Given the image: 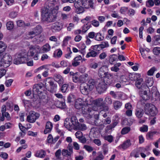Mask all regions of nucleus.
I'll return each mask as SVG.
<instances>
[{"instance_id": "9d476101", "label": "nucleus", "mask_w": 160, "mask_h": 160, "mask_svg": "<svg viewBox=\"0 0 160 160\" xmlns=\"http://www.w3.org/2000/svg\"><path fill=\"white\" fill-rule=\"evenodd\" d=\"M63 23L61 21H57L53 23L50 30L53 33L60 32L63 28Z\"/></svg>"}, {"instance_id": "f704fd0d", "label": "nucleus", "mask_w": 160, "mask_h": 160, "mask_svg": "<svg viewBox=\"0 0 160 160\" xmlns=\"http://www.w3.org/2000/svg\"><path fill=\"white\" fill-rule=\"evenodd\" d=\"M61 153L62 151L60 149L58 150L55 153V156L58 160H61V158L60 157Z\"/></svg>"}, {"instance_id": "052dcab7", "label": "nucleus", "mask_w": 160, "mask_h": 160, "mask_svg": "<svg viewBox=\"0 0 160 160\" xmlns=\"http://www.w3.org/2000/svg\"><path fill=\"white\" fill-rule=\"evenodd\" d=\"M148 126L146 125H144L140 128V131L143 132H147L148 131Z\"/></svg>"}, {"instance_id": "0eeeda50", "label": "nucleus", "mask_w": 160, "mask_h": 160, "mask_svg": "<svg viewBox=\"0 0 160 160\" xmlns=\"http://www.w3.org/2000/svg\"><path fill=\"white\" fill-rule=\"evenodd\" d=\"M104 74L103 78H101V81H103V84H102L101 87V93L104 92L107 88L108 85H110L111 83L109 79L111 77L110 75L106 72L104 73Z\"/></svg>"}, {"instance_id": "5701e85b", "label": "nucleus", "mask_w": 160, "mask_h": 160, "mask_svg": "<svg viewBox=\"0 0 160 160\" xmlns=\"http://www.w3.org/2000/svg\"><path fill=\"white\" fill-rule=\"evenodd\" d=\"M122 102L118 100L114 101L113 103V107L115 110H118L122 107Z\"/></svg>"}, {"instance_id": "6e6d98bb", "label": "nucleus", "mask_w": 160, "mask_h": 160, "mask_svg": "<svg viewBox=\"0 0 160 160\" xmlns=\"http://www.w3.org/2000/svg\"><path fill=\"white\" fill-rule=\"evenodd\" d=\"M90 28V26L87 24H84L82 28V32L85 33Z\"/></svg>"}, {"instance_id": "7ed1b4c3", "label": "nucleus", "mask_w": 160, "mask_h": 160, "mask_svg": "<svg viewBox=\"0 0 160 160\" xmlns=\"http://www.w3.org/2000/svg\"><path fill=\"white\" fill-rule=\"evenodd\" d=\"M136 87L140 90L139 94L143 100H147L149 98L148 92H150L149 88L146 85L142 79H140L135 82Z\"/></svg>"}, {"instance_id": "49530a36", "label": "nucleus", "mask_w": 160, "mask_h": 160, "mask_svg": "<svg viewBox=\"0 0 160 160\" xmlns=\"http://www.w3.org/2000/svg\"><path fill=\"white\" fill-rule=\"evenodd\" d=\"M60 68H65L68 66V62L65 60L61 61L60 62Z\"/></svg>"}, {"instance_id": "37998d69", "label": "nucleus", "mask_w": 160, "mask_h": 160, "mask_svg": "<svg viewBox=\"0 0 160 160\" xmlns=\"http://www.w3.org/2000/svg\"><path fill=\"white\" fill-rule=\"evenodd\" d=\"M108 107L105 105H101V113L102 114H103L102 112L108 111Z\"/></svg>"}, {"instance_id": "ea45409f", "label": "nucleus", "mask_w": 160, "mask_h": 160, "mask_svg": "<svg viewBox=\"0 0 160 160\" xmlns=\"http://www.w3.org/2000/svg\"><path fill=\"white\" fill-rule=\"evenodd\" d=\"M71 39V37L70 36H67L65 37L63 39V41L62 45L63 46H66L68 43V42Z\"/></svg>"}, {"instance_id": "6e6552de", "label": "nucleus", "mask_w": 160, "mask_h": 160, "mask_svg": "<svg viewBox=\"0 0 160 160\" xmlns=\"http://www.w3.org/2000/svg\"><path fill=\"white\" fill-rule=\"evenodd\" d=\"M146 114L150 116H154L157 112L155 106L152 104H147L144 109Z\"/></svg>"}, {"instance_id": "20e7f679", "label": "nucleus", "mask_w": 160, "mask_h": 160, "mask_svg": "<svg viewBox=\"0 0 160 160\" xmlns=\"http://www.w3.org/2000/svg\"><path fill=\"white\" fill-rule=\"evenodd\" d=\"M93 4L92 0H75L74 3L75 8L78 10L77 11L78 13L83 12L84 8H92Z\"/></svg>"}, {"instance_id": "a211bd4d", "label": "nucleus", "mask_w": 160, "mask_h": 160, "mask_svg": "<svg viewBox=\"0 0 160 160\" xmlns=\"http://www.w3.org/2000/svg\"><path fill=\"white\" fill-rule=\"evenodd\" d=\"M91 132L93 134L94 138H97L100 136V129L99 128H92Z\"/></svg>"}, {"instance_id": "c03bdc74", "label": "nucleus", "mask_w": 160, "mask_h": 160, "mask_svg": "<svg viewBox=\"0 0 160 160\" xmlns=\"http://www.w3.org/2000/svg\"><path fill=\"white\" fill-rule=\"evenodd\" d=\"M130 130V128L129 127H126L122 129L121 133L122 134H125L128 133Z\"/></svg>"}, {"instance_id": "b1692460", "label": "nucleus", "mask_w": 160, "mask_h": 160, "mask_svg": "<svg viewBox=\"0 0 160 160\" xmlns=\"http://www.w3.org/2000/svg\"><path fill=\"white\" fill-rule=\"evenodd\" d=\"M80 89L82 93L83 94H87L88 93L89 88L86 84H84L82 86H81Z\"/></svg>"}, {"instance_id": "f257e3e1", "label": "nucleus", "mask_w": 160, "mask_h": 160, "mask_svg": "<svg viewBox=\"0 0 160 160\" xmlns=\"http://www.w3.org/2000/svg\"><path fill=\"white\" fill-rule=\"evenodd\" d=\"M85 103L82 109V114L90 119L92 118L90 113L94 114L95 120H94V123L96 125L99 126V123H98L97 121L99 120L100 112L97 111L100 106V101L99 99L93 101L88 98L86 99Z\"/></svg>"}, {"instance_id": "2eb2a0df", "label": "nucleus", "mask_w": 160, "mask_h": 160, "mask_svg": "<svg viewBox=\"0 0 160 160\" xmlns=\"http://www.w3.org/2000/svg\"><path fill=\"white\" fill-rule=\"evenodd\" d=\"M53 127L52 124L50 122L48 121L46 123L45 128L44 131L45 134L49 133L51 131Z\"/></svg>"}, {"instance_id": "aec40b11", "label": "nucleus", "mask_w": 160, "mask_h": 160, "mask_svg": "<svg viewBox=\"0 0 160 160\" xmlns=\"http://www.w3.org/2000/svg\"><path fill=\"white\" fill-rule=\"evenodd\" d=\"M54 78L55 81L57 82L60 85L62 84L63 82V79L61 75L56 74L54 75Z\"/></svg>"}, {"instance_id": "7c9ffc66", "label": "nucleus", "mask_w": 160, "mask_h": 160, "mask_svg": "<svg viewBox=\"0 0 160 160\" xmlns=\"http://www.w3.org/2000/svg\"><path fill=\"white\" fill-rule=\"evenodd\" d=\"M87 128V126L85 124L79 123L75 130L84 131L86 130Z\"/></svg>"}, {"instance_id": "f03ea898", "label": "nucleus", "mask_w": 160, "mask_h": 160, "mask_svg": "<svg viewBox=\"0 0 160 160\" xmlns=\"http://www.w3.org/2000/svg\"><path fill=\"white\" fill-rule=\"evenodd\" d=\"M52 1L48 0L46 2L45 7L42 9V19L43 20L48 22H53L56 18V15H54L51 13L55 6L52 3H51Z\"/></svg>"}, {"instance_id": "774afa93", "label": "nucleus", "mask_w": 160, "mask_h": 160, "mask_svg": "<svg viewBox=\"0 0 160 160\" xmlns=\"http://www.w3.org/2000/svg\"><path fill=\"white\" fill-rule=\"evenodd\" d=\"M73 146L74 148L76 150H79L80 149V146L76 142H73Z\"/></svg>"}, {"instance_id": "de8ad7c7", "label": "nucleus", "mask_w": 160, "mask_h": 160, "mask_svg": "<svg viewBox=\"0 0 160 160\" xmlns=\"http://www.w3.org/2000/svg\"><path fill=\"white\" fill-rule=\"evenodd\" d=\"M83 148L88 152H91L92 151L93 148L92 147L88 145H84Z\"/></svg>"}, {"instance_id": "1a4fd4ad", "label": "nucleus", "mask_w": 160, "mask_h": 160, "mask_svg": "<svg viewBox=\"0 0 160 160\" xmlns=\"http://www.w3.org/2000/svg\"><path fill=\"white\" fill-rule=\"evenodd\" d=\"M12 58L8 54L4 55L0 62V66L7 68L12 63Z\"/></svg>"}, {"instance_id": "2f4dec72", "label": "nucleus", "mask_w": 160, "mask_h": 160, "mask_svg": "<svg viewBox=\"0 0 160 160\" xmlns=\"http://www.w3.org/2000/svg\"><path fill=\"white\" fill-rule=\"evenodd\" d=\"M76 100L75 96L72 94H70L68 97V102L69 103L73 102L75 101Z\"/></svg>"}, {"instance_id": "473e14b6", "label": "nucleus", "mask_w": 160, "mask_h": 160, "mask_svg": "<svg viewBox=\"0 0 160 160\" xmlns=\"http://www.w3.org/2000/svg\"><path fill=\"white\" fill-rule=\"evenodd\" d=\"M86 84L88 86L89 90H91L94 87L95 82L93 80H90L88 81V83Z\"/></svg>"}, {"instance_id": "cd10ccee", "label": "nucleus", "mask_w": 160, "mask_h": 160, "mask_svg": "<svg viewBox=\"0 0 160 160\" xmlns=\"http://www.w3.org/2000/svg\"><path fill=\"white\" fill-rule=\"evenodd\" d=\"M51 49V47L50 45L46 43L44 45L42 48V51L43 52H46L50 51Z\"/></svg>"}, {"instance_id": "3c124183", "label": "nucleus", "mask_w": 160, "mask_h": 160, "mask_svg": "<svg viewBox=\"0 0 160 160\" xmlns=\"http://www.w3.org/2000/svg\"><path fill=\"white\" fill-rule=\"evenodd\" d=\"M117 59V56L114 54L111 56L109 59L110 62L111 64H113V62L115 61Z\"/></svg>"}, {"instance_id": "a18cd8bd", "label": "nucleus", "mask_w": 160, "mask_h": 160, "mask_svg": "<svg viewBox=\"0 0 160 160\" xmlns=\"http://www.w3.org/2000/svg\"><path fill=\"white\" fill-rule=\"evenodd\" d=\"M37 35V34L33 29L32 31H30L28 33V38H32Z\"/></svg>"}, {"instance_id": "69168bd1", "label": "nucleus", "mask_w": 160, "mask_h": 160, "mask_svg": "<svg viewBox=\"0 0 160 160\" xmlns=\"http://www.w3.org/2000/svg\"><path fill=\"white\" fill-rule=\"evenodd\" d=\"M13 80L12 79H9L6 81L5 84L7 87H10L12 84Z\"/></svg>"}, {"instance_id": "09e8293b", "label": "nucleus", "mask_w": 160, "mask_h": 160, "mask_svg": "<svg viewBox=\"0 0 160 160\" xmlns=\"http://www.w3.org/2000/svg\"><path fill=\"white\" fill-rule=\"evenodd\" d=\"M154 1L152 0H148L146 2V6L148 7H152L154 4Z\"/></svg>"}, {"instance_id": "4be33fe9", "label": "nucleus", "mask_w": 160, "mask_h": 160, "mask_svg": "<svg viewBox=\"0 0 160 160\" xmlns=\"http://www.w3.org/2000/svg\"><path fill=\"white\" fill-rule=\"evenodd\" d=\"M68 121H69L68 118H66L65 120L64 121V126L68 130L71 131L73 129H74V128L71 123L69 122Z\"/></svg>"}, {"instance_id": "39448f33", "label": "nucleus", "mask_w": 160, "mask_h": 160, "mask_svg": "<svg viewBox=\"0 0 160 160\" xmlns=\"http://www.w3.org/2000/svg\"><path fill=\"white\" fill-rule=\"evenodd\" d=\"M42 52L41 47L38 45H35L30 47L28 53L29 56L33 57L35 60H37L38 59V54Z\"/></svg>"}, {"instance_id": "f3484780", "label": "nucleus", "mask_w": 160, "mask_h": 160, "mask_svg": "<svg viewBox=\"0 0 160 160\" xmlns=\"http://www.w3.org/2000/svg\"><path fill=\"white\" fill-rule=\"evenodd\" d=\"M46 154V152L45 151L42 149L37 151L35 153L34 156L37 158H43L45 157Z\"/></svg>"}, {"instance_id": "9b49d317", "label": "nucleus", "mask_w": 160, "mask_h": 160, "mask_svg": "<svg viewBox=\"0 0 160 160\" xmlns=\"http://www.w3.org/2000/svg\"><path fill=\"white\" fill-rule=\"evenodd\" d=\"M39 114L35 112L31 111L27 117V121L30 123H33L39 117Z\"/></svg>"}, {"instance_id": "a19ab883", "label": "nucleus", "mask_w": 160, "mask_h": 160, "mask_svg": "<svg viewBox=\"0 0 160 160\" xmlns=\"http://www.w3.org/2000/svg\"><path fill=\"white\" fill-rule=\"evenodd\" d=\"M6 26L8 29L12 30L14 27L13 23L12 21H9L7 22Z\"/></svg>"}, {"instance_id": "c85d7f7f", "label": "nucleus", "mask_w": 160, "mask_h": 160, "mask_svg": "<svg viewBox=\"0 0 160 160\" xmlns=\"http://www.w3.org/2000/svg\"><path fill=\"white\" fill-rule=\"evenodd\" d=\"M7 46L3 42L0 41V58H1L2 53L5 50Z\"/></svg>"}, {"instance_id": "603ef678", "label": "nucleus", "mask_w": 160, "mask_h": 160, "mask_svg": "<svg viewBox=\"0 0 160 160\" xmlns=\"http://www.w3.org/2000/svg\"><path fill=\"white\" fill-rule=\"evenodd\" d=\"M104 102L106 104L110 105L112 103V100L111 98L109 97H106L104 100Z\"/></svg>"}, {"instance_id": "c9c22d12", "label": "nucleus", "mask_w": 160, "mask_h": 160, "mask_svg": "<svg viewBox=\"0 0 160 160\" xmlns=\"http://www.w3.org/2000/svg\"><path fill=\"white\" fill-rule=\"evenodd\" d=\"M104 139L108 141L109 142H112L113 140V138L112 135H106L103 137Z\"/></svg>"}, {"instance_id": "ddd939ff", "label": "nucleus", "mask_w": 160, "mask_h": 160, "mask_svg": "<svg viewBox=\"0 0 160 160\" xmlns=\"http://www.w3.org/2000/svg\"><path fill=\"white\" fill-rule=\"evenodd\" d=\"M85 104V101L84 102L82 99L78 98L75 101V107L77 109H80L81 108H82Z\"/></svg>"}, {"instance_id": "423d86ee", "label": "nucleus", "mask_w": 160, "mask_h": 160, "mask_svg": "<svg viewBox=\"0 0 160 160\" xmlns=\"http://www.w3.org/2000/svg\"><path fill=\"white\" fill-rule=\"evenodd\" d=\"M28 55L26 52H22L16 55L14 63L17 65L25 63L28 60Z\"/></svg>"}, {"instance_id": "dca6fc26", "label": "nucleus", "mask_w": 160, "mask_h": 160, "mask_svg": "<svg viewBox=\"0 0 160 160\" xmlns=\"http://www.w3.org/2000/svg\"><path fill=\"white\" fill-rule=\"evenodd\" d=\"M151 92L152 97H155V99H157L159 98L160 94L156 87H153L152 88Z\"/></svg>"}, {"instance_id": "79ce46f5", "label": "nucleus", "mask_w": 160, "mask_h": 160, "mask_svg": "<svg viewBox=\"0 0 160 160\" xmlns=\"http://www.w3.org/2000/svg\"><path fill=\"white\" fill-rule=\"evenodd\" d=\"M109 46V44L107 41H103L101 42V48L103 49L107 48Z\"/></svg>"}, {"instance_id": "13d9d810", "label": "nucleus", "mask_w": 160, "mask_h": 160, "mask_svg": "<svg viewBox=\"0 0 160 160\" xmlns=\"http://www.w3.org/2000/svg\"><path fill=\"white\" fill-rule=\"evenodd\" d=\"M50 65H42L39 67L38 68V70H42L43 69H45L46 70H49V69L48 68V66H49Z\"/></svg>"}, {"instance_id": "4c0bfd02", "label": "nucleus", "mask_w": 160, "mask_h": 160, "mask_svg": "<svg viewBox=\"0 0 160 160\" xmlns=\"http://www.w3.org/2000/svg\"><path fill=\"white\" fill-rule=\"evenodd\" d=\"M157 71L156 68L153 67L152 68L147 72V74L149 76H152L154 72Z\"/></svg>"}, {"instance_id": "0e129e2a", "label": "nucleus", "mask_w": 160, "mask_h": 160, "mask_svg": "<svg viewBox=\"0 0 160 160\" xmlns=\"http://www.w3.org/2000/svg\"><path fill=\"white\" fill-rule=\"evenodd\" d=\"M6 129L11 128L13 126V124L10 122H7L4 125Z\"/></svg>"}, {"instance_id": "bf43d9fd", "label": "nucleus", "mask_w": 160, "mask_h": 160, "mask_svg": "<svg viewBox=\"0 0 160 160\" xmlns=\"http://www.w3.org/2000/svg\"><path fill=\"white\" fill-rule=\"evenodd\" d=\"M111 16L113 18H117L118 19H120L121 18L119 15V14L118 13L115 11L113 12V13L111 14Z\"/></svg>"}, {"instance_id": "e2e57ef3", "label": "nucleus", "mask_w": 160, "mask_h": 160, "mask_svg": "<svg viewBox=\"0 0 160 160\" xmlns=\"http://www.w3.org/2000/svg\"><path fill=\"white\" fill-rule=\"evenodd\" d=\"M154 135L152 133V132H148L147 134L146 137L148 139L150 140L152 139V137Z\"/></svg>"}, {"instance_id": "bb28decb", "label": "nucleus", "mask_w": 160, "mask_h": 160, "mask_svg": "<svg viewBox=\"0 0 160 160\" xmlns=\"http://www.w3.org/2000/svg\"><path fill=\"white\" fill-rule=\"evenodd\" d=\"M143 113V111L142 109L138 108L136 110L135 115L137 118H140L142 117Z\"/></svg>"}, {"instance_id": "338daca9", "label": "nucleus", "mask_w": 160, "mask_h": 160, "mask_svg": "<svg viewBox=\"0 0 160 160\" xmlns=\"http://www.w3.org/2000/svg\"><path fill=\"white\" fill-rule=\"evenodd\" d=\"M102 122L103 123V124H109L111 123V120L108 117L106 119L102 120Z\"/></svg>"}, {"instance_id": "412c9836", "label": "nucleus", "mask_w": 160, "mask_h": 160, "mask_svg": "<svg viewBox=\"0 0 160 160\" xmlns=\"http://www.w3.org/2000/svg\"><path fill=\"white\" fill-rule=\"evenodd\" d=\"M71 124L74 128V129H76L79 122L76 117L73 116L71 118Z\"/></svg>"}, {"instance_id": "393cba45", "label": "nucleus", "mask_w": 160, "mask_h": 160, "mask_svg": "<svg viewBox=\"0 0 160 160\" xmlns=\"http://www.w3.org/2000/svg\"><path fill=\"white\" fill-rule=\"evenodd\" d=\"M131 144L129 140H128L125 141L123 143L119 146L120 148H122L123 149H126L130 147Z\"/></svg>"}, {"instance_id": "c756f323", "label": "nucleus", "mask_w": 160, "mask_h": 160, "mask_svg": "<svg viewBox=\"0 0 160 160\" xmlns=\"http://www.w3.org/2000/svg\"><path fill=\"white\" fill-rule=\"evenodd\" d=\"M88 77V75L86 73H84L79 76V83H83L87 80Z\"/></svg>"}, {"instance_id": "864d4df0", "label": "nucleus", "mask_w": 160, "mask_h": 160, "mask_svg": "<svg viewBox=\"0 0 160 160\" xmlns=\"http://www.w3.org/2000/svg\"><path fill=\"white\" fill-rule=\"evenodd\" d=\"M72 80L74 82H78L79 83V77H78V76L76 73V75H74L73 77H72Z\"/></svg>"}, {"instance_id": "5fc2aeb1", "label": "nucleus", "mask_w": 160, "mask_h": 160, "mask_svg": "<svg viewBox=\"0 0 160 160\" xmlns=\"http://www.w3.org/2000/svg\"><path fill=\"white\" fill-rule=\"evenodd\" d=\"M55 53L57 54V56L58 58H60L61 57L62 52L61 49H59L57 50L54 53V55Z\"/></svg>"}, {"instance_id": "58836bf2", "label": "nucleus", "mask_w": 160, "mask_h": 160, "mask_svg": "<svg viewBox=\"0 0 160 160\" xmlns=\"http://www.w3.org/2000/svg\"><path fill=\"white\" fill-rule=\"evenodd\" d=\"M91 49L94 51L97 52L98 54L99 53V51L100 50V45H96L92 46L91 47Z\"/></svg>"}, {"instance_id": "6ab92c4d", "label": "nucleus", "mask_w": 160, "mask_h": 160, "mask_svg": "<svg viewBox=\"0 0 160 160\" xmlns=\"http://www.w3.org/2000/svg\"><path fill=\"white\" fill-rule=\"evenodd\" d=\"M73 152L66 149H63L62 151V155L65 157H70L72 154Z\"/></svg>"}, {"instance_id": "4468645a", "label": "nucleus", "mask_w": 160, "mask_h": 160, "mask_svg": "<svg viewBox=\"0 0 160 160\" xmlns=\"http://www.w3.org/2000/svg\"><path fill=\"white\" fill-rule=\"evenodd\" d=\"M42 87L38 84H35L33 86V92L34 94L37 95L40 94L42 92L41 89Z\"/></svg>"}, {"instance_id": "8fccbe9b", "label": "nucleus", "mask_w": 160, "mask_h": 160, "mask_svg": "<svg viewBox=\"0 0 160 160\" xmlns=\"http://www.w3.org/2000/svg\"><path fill=\"white\" fill-rule=\"evenodd\" d=\"M153 52L154 54L158 55L160 54V48L156 47L154 48L153 50Z\"/></svg>"}, {"instance_id": "e433bc0d", "label": "nucleus", "mask_w": 160, "mask_h": 160, "mask_svg": "<svg viewBox=\"0 0 160 160\" xmlns=\"http://www.w3.org/2000/svg\"><path fill=\"white\" fill-rule=\"evenodd\" d=\"M153 82L152 78H150L147 80L146 84L148 87L152 86L153 85Z\"/></svg>"}, {"instance_id": "680f3d73", "label": "nucleus", "mask_w": 160, "mask_h": 160, "mask_svg": "<svg viewBox=\"0 0 160 160\" xmlns=\"http://www.w3.org/2000/svg\"><path fill=\"white\" fill-rule=\"evenodd\" d=\"M68 85L67 84H64L61 88V90L63 92H65L67 90L68 87Z\"/></svg>"}, {"instance_id": "a878e982", "label": "nucleus", "mask_w": 160, "mask_h": 160, "mask_svg": "<svg viewBox=\"0 0 160 160\" xmlns=\"http://www.w3.org/2000/svg\"><path fill=\"white\" fill-rule=\"evenodd\" d=\"M89 52L87 53L86 55L87 58H88L90 57H95L98 54L97 52L94 51L93 50H91V49H89Z\"/></svg>"}, {"instance_id": "72a5a7b5", "label": "nucleus", "mask_w": 160, "mask_h": 160, "mask_svg": "<svg viewBox=\"0 0 160 160\" xmlns=\"http://www.w3.org/2000/svg\"><path fill=\"white\" fill-rule=\"evenodd\" d=\"M34 31H35L37 35L41 33L42 31V28L41 26L40 25H37L34 29Z\"/></svg>"}, {"instance_id": "f8f14e48", "label": "nucleus", "mask_w": 160, "mask_h": 160, "mask_svg": "<svg viewBox=\"0 0 160 160\" xmlns=\"http://www.w3.org/2000/svg\"><path fill=\"white\" fill-rule=\"evenodd\" d=\"M50 78H48L46 79L45 83L46 87H48V85L51 89V92H55L57 88V86L54 84L53 82L50 79Z\"/></svg>"}, {"instance_id": "4d7b16f0", "label": "nucleus", "mask_w": 160, "mask_h": 160, "mask_svg": "<svg viewBox=\"0 0 160 160\" xmlns=\"http://www.w3.org/2000/svg\"><path fill=\"white\" fill-rule=\"evenodd\" d=\"M133 77V80L135 81V82L139 79H142V78H140V75L138 73H137L134 74Z\"/></svg>"}]
</instances>
